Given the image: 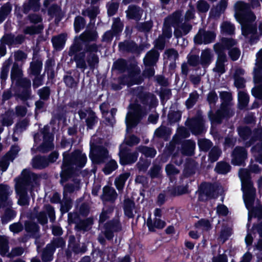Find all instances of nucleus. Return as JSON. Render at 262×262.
<instances>
[{"label":"nucleus","mask_w":262,"mask_h":262,"mask_svg":"<svg viewBox=\"0 0 262 262\" xmlns=\"http://www.w3.org/2000/svg\"><path fill=\"white\" fill-rule=\"evenodd\" d=\"M98 34L95 29L86 30L78 37H76L75 41L71 47L69 55L73 56V59L76 64V67L84 71L87 68L86 62L89 67L93 69L99 62L98 56L96 53L99 50V47L95 43L87 45L84 51L79 52L82 48L80 41L89 42L95 41L98 38Z\"/></svg>","instance_id":"nucleus-1"},{"label":"nucleus","mask_w":262,"mask_h":262,"mask_svg":"<svg viewBox=\"0 0 262 262\" xmlns=\"http://www.w3.org/2000/svg\"><path fill=\"white\" fill-rule=\"evenodd\" d=\"M262 2V0H260ZM249 4L242 1L236 2L234 5L235 15L241 24L242 34L244 36L253 35L256 32V28L248 24L249 21H254L256 16L250 10V7L255 9L260 5L259 0H249Z\"/></svg>","instance_id":"nucleus-2"},{"label":"nucleus","mask_w":262,"mask_h":262,"mask_svg":"<svg viewBox=\"0 0 262 262\" xmlns=\"http://www.w3.org/2000/svg\"><path fill=\"white\" fill-rule=\"evenodd\" d=\"M135 94H137L138 99L137 103L130 105L129 110L126 115L125 122L127 130L138 123L147 107L150 108L157 102L156 97L151 94L140 91L138 94L135 92Z\"/></svg>","instance_id":"nucleus-3"},{"label":"nucleus","mask_w":262,"mask_h":262,"mask_svg":"<svg viewBox=\"0 0 262 262\" xmlns=\"http://www.w3.org/2000/svg\"><path fill=\"white\" fill-rule=\"evenodd\" d=\"M63 164L60 174L61 182L65 181L74 171L84 167L87 162L86 155L80 150H76L71 154H63Z\"/></svg>","instance_id":"nucleus-4"},{"label":"nucleus","mask_w":262,"mask_h":262,"mask_svg":"<svg viewBox=\"0 0 262 262\" xmlns=\"http://www.w3.org/2000/svg\"><path fill=\"white\" fill-rule=\"evenodd\" d=\"M38 177L30 170L25 169L20 176L15 179V190L19 196L18 204L21 206L29 204L27 190L31 189L37 183Z\"/></svg>","instance_id":"nucleus-5"},{"label":"nucleus","mask_w":262,"mask_h":262,"mask_svg":"<svg viewBox=\"0 0 262 262\" xmlns=\"http://www.w3.org/2000/svg\"><path fill=\"white\" fill-rule=\"evenodd\" d=\"M239 177L242 182L244 201L248 207V206L251 205L254 201L255 189L253 187L249 171L247 169H241L239 171Z\"/></svg>","instance_id":"nucleus-6"},{"label":"nucleus","mask_w":262,"mask_h":262,"mask_svg":"<svg viewBox=\"0 0 262 262\" xmlns=\"http://www.w3.org/2000/svg\"><path fill=\"white\" fill-rule=\"evenodd\" d=\"M213 49L217 55L215 67L213 71L220 74L225 72L224 63L227 61V56L224 52L223 47L219 43H215L213 46Z\"/></svg>","instance_id":"nucleus-7"},{"label":"nucleus","mask_w":262,"mask_h":262,"mask_svg":"<svg viewBox=\"0 0 262 262\" xmlns=\"http://www.w3.org/2000/svg\"><path fill=\"white\" fill-rule=\"evenodd\" d=\"M234 114V112L230 105L221 106L220 110L217 111L215 114H213L211 111L208 113V116L210 121L213 123H220L223 118L230 117Z\"/></svg>","instance_id":"nucleus-8"},{"label":"nucleus","mask_w":262,"mask_h":262,"mask_svg":"<svg viewBox=\"0 0 262 262\" xmlns=\"http://www.w3.org/2000/svg\"><path fill=\"white\" fill-rule=\"evenodd\" d=\"M90 158L95 163H101L108 157V151L103 147L97 146L91 149Z\"/></svg>","instance_id":"nucleus-9"},{"label":"nucleus","mask_w":262,"mask_h":262,"mask_svg":"<svg viewBox=\"0 0 262 262\" xmlns=\"http://www.w3.org/2000/svg\"><path fill=\"white\" fill-rule=\"evenodd\" d=\"M12 190L8 185H0V208L1 207H11L13 203L9 196Z\"/></svg>","instance_id":"nucleus-10"},{"label":"nucleus","mask_w":262,"mask_h":262,"mask_svg":"<svg viewBox=\"0 0 262 262\" xmlns=\"http://www.w3.org/2000/svg\"><path fill=\"white\" fill-rule=\"evenodd\" d=\"M216 34L212 31L200 30L194 38L195 43L201 45L208 44L214 40Z\"/></svg>","instance_id":"nucleus-11"},{"label":"nucleus","mask_w":262,"mask_h":262,"mask_svg":"<svg viewBox=\"0 0 262 262\" xmlns=\"http://www.w3.org/2000/svg\"><path fill=\"white\" fill-rule=\"evenodd\" d=\"M247 152L243 147H237L233 151L231 162L234 165H242L247 158Z\"/></svg>","instance_id":"nucleus-12"},{"label":"nucleus","mask_w":262,"mask_h":262,"mask_svg":"<svg viewBox=\"0 0 262 262\" xmlns=\"http://www.w3.org/2000/svg\"><path fill=\"white\" fill-rule=\"evenodd\" d=\"M256 62V68L254 69V81L255 83L262 82V75L259 71L262 70V49L257 53Z\"/></svg>","instance_id":"nucleus-13"},{"label":"nucleus","mask_w":262,"mask_h":262,"mask_svg":"<svg viewBox=\"0 0 262 262\" xmlns=\"http://www.w3.org/2000/svg\"><path fill=\"white\" fill-rule=\"evenodd\" d=\"M228 5V0H221L216 6L213 8L210 12L211 17L217 18L223 13Z\"/></svg>","instance_id":"nucleus-14"},{"label":"nucleus","mask_w":262,"mask_h":262,"mask_svg":"<svg viewBox=\"0 0 262 262\" xmlns=\"http://www.w3.org/2000/svg\"><path fill=\"white\" fill-rule=\"evenodd\" d=\"M121 229V226L117 220L109 222L105 227V235L108 239H111L113 237V232L118 231Z\"/></svg>","instance_id":"nucleus-15"},{"label":"nucleus","mask_w":262,"mask_h":262,"mask_svg":"<svg viewBox=\"0 0 262 262\" xmlns=\"http://www.w3.org/2000/svg\"><path fill=\"white\" fill-rule=\"evenodd\" d=\"M204 121L201 117H198L190 121V129L194 134H199L203 130Z\"/></svg>","instance_id":"nucleus-16"},{"label":"nucleus","mask_w":262,"mask_h":262,"mask_svg":"<svg viewBox=\"0 0 262 262\" xmlns=\"http://www.w3.org/2000/svg\"><path fill=\"white\" fill-rule=\"evenodd\" d=\"M117 193L115 190L109 186H105L103 188V194L101 199L103 201L114 202L117 198Z\"/></svg>","instance_id":"nucleus-17"},{"label":"nucleus","mask_w":262,"mask_h":262,"mask_svg":"<svg viewBox=\"0 0 262 262\" xmlns=\"http://www.w3.org/2000/svg\"><path fill=\"white\" fill-rule=\"evenodd\" d=\"M159 54L155 50H151L144 58V63L146 66H152L156 64L158 61Z\"/></svg>","instance_id":"nucleus-18"},{"label":"nucleus","mask_w":262,"mask_h":262,"mask_svg":"<svg viewBox=\"0 0 262 262\" xmlns=\"http://www.w3.org/2000/svg\"><path fill=\"white\" fill-rule=\"evenodd\" d=\"M213 55L210 49L203 50L200 57V63L203 67H208L212 62Z\"/></svg>","instance_id":"nucleus-19"},{"label":"nucleus","mask_w":262,"mask_h":262,"mask_svg":"<svg viewBox=\"0 0 262 262\" xmlns=\"http://www.w3.org/2000/svg\"><path fill=\"white\" fill-rule=\"evenodd\" d=\"M126 13L128 18L139 20L141 16L142 10L139 7L129 6Z\"/></svg>","instance_id":"nucleus-20"},{"label":"nucleus","mask_w":262,"mask_h":262,"mask_svg":"<svg viewBox=\"0 0 262 262\" xmlns=\"http://www.w3.org/2000/svg\"><path fill=\"white\" fill-rule=\"evenodd\" d=\"M137 152L127 153L120 156V163L122 165L130 164L135 163L138 158Z\"/></svg>","instance_id":"nucleus-21"},{"label":"nucleus","mask_w":262,"mask_h":262,"mask_svg":"<svg viewBox=\"0 0 262 262\" xmlns=\"http://www.w3.org/2000/svg\"><path fill=\"white\" fill-rule=\"evenodd\" d=\"M49 165L47 158L43 157H36L32 160V166L37 169H42Z\"/></svg>","instance_id":"nucleus-22"},{"label":"nucleus","mask_w":262,"mask_h":262,"mask_svg":"<svg viewBox=\"0 0 262 262\" xmlns=\"http://www.w3.org/2000/svg\"><path fill=\"white\" fill-rule=\"evenodd\" d=\"M181 16V12L177 11L166 17L164 21L171 26L177 27L180 21Z\"/></svg>","instance_id":"nucleus-23"},{"label":"nucleus","mask_w":262,"mask_h":262,"mask_svg":"<svg viewBox=\"0 0 262 262\" xmlns=\"http://www.w3.org/2000/svg\"><path fill=\"white\" fill-rule=\"evenodd\" d=\"M191 26L188 23H184L176 28L174 35L176 37H179L187 34L191 29Z\"/></svg>","instance_id":"nucleus-24"},{"label":"nucleus","mask_w":262,"mask_h":262,"mask_svg":"<svg viewBox=\"0 0 262 262\" xmlns=\"http://www.w3.org/2000/svg\"><path fill=\"white\" fill-rule=\"evenodd\" d=\"M43 134V142L41 146V150L43 151H46L53 148V145L52 144L53 138L52 136L45 132H42Z\"/></svg>","instance_id":"nucleus-25"},{"label":"nucleus","mask_w":262,"mask_h":262,"mask_svg":"<svg viewBox=\"0 0 262 262\" xmlns=\"http://www.w3.org/2000/svg\"><path fill=\"white\" fill-rule=\"evenodd\" d=\"M195 142L191 140L184 141L182 145V152L184 155H191L195 148Z\"/></svg>","instance_id":"nucleus-26"},{"label":"nucleus","mask_w":262,"mask_h":262,"mask_svg":"<svg viewBox=\"0 0 262 262\" xmlns=\"http://www.w3.org/2000/svg\"><path fill=\"white\" fill-rule=\"evenodd\" d=\"M147 225L149 230L151 231H155V228L162 229L165 226V223L158 219H156L154 223L150 218L148 219L147 221Z\"/></svg>","instance_id":"nucleus-27"},{"label":"nucleus","mask_w":262,"mask_h":262,"mask_svg":"<svg viewBox=\"0 0 262 262\" xmlns=\"http://www.w3.org/2000/svg\"><path fill=\"white\" fill-rule=\"evenodd\" d=\"M66 40V36L63 34L54 36L52 39L53 46L57 50H61L63 48Z\"/></svg>","instance_id":"nucleus-28"},{"label":"nucleus","mask_w":262,"mask_h":262,"mask_svg":"<svg viewBox=\"0 0 262 262\" xmlns=\"http://www.w3.org/2000/svg\"><path fill=\"white\" fill-rule=\"evenodd\" d=\"M14 114L12 112L8 111L1 116V123L3 126L11 125L13 122Z\"/></svg>","instance_id":"nucleus-29"},{"label":"nucleus","mask_w":262,"mask_h":262,"mask_svg":"<svg viewBox=\"0 0 262 262\" xmlns=\"http://www.w3.org/2000/svg\"><path fill=\"white\" fill-rule=\"evenodd\" d=\"M134 203L129 199H125L124 203V210L126 215L128 217L134 216L133 210L134 209Z\"/></svg>","instance_id":"nucleus-30"},{"label":"nucleus","mask_w":262,"mask_h":262,"mask_svg":"<svg viewBox=\"0 0 262 262\" xmlns=\"http://www.w3.org/2000/svg\"><path fill=\"white\" fill-rule=\"evenodd\" d=\"M130 176V173L125 172L121 174L115 180V183L118 190H120L123 189L125 182Z\"/></svg>","instance_id":"nucleus-31"},{"label":"nucleus","mask_w":262,"mask_h":262,"mask_svg":"<svg viewBox=\"0 0 262 262\" xmlns=\"http://www.w3.org/2000/svg\"><path fill=\"white\" fill-rule=\"evenodd\" d=\"M217 43L220 44L223 48L224 52L225 49H229L231 47L235 46L237 43L236 40L231 38L223 37L220 42Z\"/></svg>","instance_id":"nucleus-32"},{"label":"nucleus","mask_w":262,"mask_h":262,"mask_svg":"<svg viewBox=\"0 0 262 262\" xmlns=\"http://www.w3.org/2000/svg\"><path fill=\"white\" fill-rule=\"evenodd\" d=\"M213 190L212 186L209 184H202L200 187V197H203V195H206L207 198H211L213 197L212 191Z\"/></svg>","instance_id":"nucleus-33"},{"label":"nucleus","mask_w":262,"mask_h":262,"mask_svg":"<svg viewBox=\"0 0 262 262\" xmlns=\"http://www.w3.org/2000/svg\"><path fill=\"white\" fill-rule=\"evenodd\" d=\"M93 223L92 219H87L85 220L80 221L76 225V228L78 230L88 231L91 228Z\"/></svg>","instance_id":"nucleus-34"},{"label":"nucleus","mask_w":262,"mask_h":262,"mask_svg":"<svg viewBox=\"0 0 262 262\" xmlns=\"http://www.w3.org/2000/svg\"><path fill=\"white\" fill-rule=\"evenodd\" d=\"M99 13L98 8L96 6H91L84 10L82 12V14L84 16H87L90 18L91 20L94 19Z\"/></svg>","instance_id":"nucleus-35"},{"label":"nucleus","mask_w":262,"mask_h":262,"mask_svg":"<svg viewBox=\"0 0 262 262\" xmlns=\"http://www.w3.org/2000/svg\"><path fill=\"white\" fill-rule=\"evenodd\" d=\"M80 188L79 181H77L74 184H68L64 187L63 195L67 197L68 193H72L79 190Z\"/></svg>","instance_id":"nucleus-36"},{"label":"nucleus","mask_w":262,"mask_h":262,"mask_svg":"<svg viewBox=\"0 0 262 262\" xmlns=\"http://www.w3.org/2000/svg\"><path fill=\"white\" fill-rule=\"evenodd\" d=\"M16 215V212L11 208L7 209L2 217V222L3 224H7Z\"/></svg>","instance_id":"nucleus-37"},{"label":"nucleus","mask_w":262,"mask_h":262,"mask_svg":"<svg viewBox=\"0 0 262 262\" xmlns=\"http://www.w3.org/2000/svg\"><path fill=\"white\" fill-rule=\"evenodd\" d=\"M238 98L239 108L241 109L245 108L249 101L248 95L245 92L240 91L238 92Z\"/></svg>","instance_id":"nucleus-38"},{"label":"nucleus","mask_w":262,"mask_h":262,"mask_svg":"<svg viewBox=\"0 0 262 262\" xmlns=\"http://www.w3.org/2000/svg\"><path fill=\"white\" fill-rule=\"evenodd\" d=\"M23 75V71L16 63H14L11 71V78L12 80H18Z\"/></svg>","instance_id":"nucleus-39"},{"label":"nucleus","mask_w":262,"mask_h":262,"mask_svg":"<svg viewBox=\"0 0 262 262\" xmlns=\"http://www.w3.org/2000/svg\"><path fill=\"white\" fill-rule=\"evenodd\" d=\"M54 251V248L51 245H48L45 249L43 251L42 259L44 261H49L52 259V256Z\"/></svg>","instance_id":"nucleus-40"},{"label":"nucleus","mask_w":262,"mask_h":262,"mask_svg":"<svg viewBox=\"0 0 262 262\" xmlns=\"http://www.w3.org/2000/svg\"><path fill=\"white\" fill-rule=\"evenodd\" d=\"M12 62L11 58H9L4 63L2 68L1 73V78L2 80L5 81L7 78L10 66Z\"/></svg>","instance_id":"nucleus-41"},{"label":"nucleus","mask_w":262,"mask_h":262,"mask_svg":"<svg viewBox=\"0 0 262 262\" xmlns=\"http://www.w3.org/2000/svg\"><path fill=\"white\" fill-rule=\"evenodd\" d=\"M118 165L116 162L114 160H111L105 165L103 168V171L105 174H109L116 169Z\"/></svg>","instance_id":"nucleus-42"},{"label":"nucleus","mask_w":262,"mask_h":262,"mask_svg":"<svg viewBox=\"0 0 262 262\" xmlns=\"http://www.w3.org/2000/svg\"><path fill=\"white\" fill-rule=\"evenodd\" d=\"M138 150L145 155V156L150 158L154 157L157 153L156 150L154 148L146 146H140L138 148Z\"/></svg>","instance_id":"nucleus-43"},{"label":"nucleus","mask_w":262,"mask_h":262,"mask_svg":"<svg viewBox=\"0 0 262 262\" xmlns=\"http://www.w3.org/2000/svg\"><path fill=\"white\" fill-rule=\"evenodd\" d=\"M221 32L229 35L233 34L234 32V27L230 23L225 21L221 26Z\"/></svg>","instance_id":"nucleus-44"},{"label":"nucleus","mask_w":262,"mask_h":262,"mask_svg":"<svg viewBox=\"0 0 262 262\" xmlns=\"http://www.w3.org/2000/svg\"><path fill=\"white\" fill-rule=\"evenodd\" d=\"M199 98V94L196 92L190 93L189 97L186 101V105L188 108L192 107L196 102Z\"/></svg>","instance_id":"nucleus-45"},{"label":"nucleus","mask_w":262,"mask_h":262,"mask_svg":"<svg viewBox=\"0 0 262 262\" xmlns=\"http://www.w3.org/2000/svg\"><path fill=\"white\" fill-rule=\"evenodd\" d=\"M230 166L224 162H220L217 164L215 170L216 171L221 174H225L229 171Z\"/></svg>","instance_id":"nucleus-46"},{"label":"nucleus","mask_w":262,"mask_h":262,"mask_svg":"<svg viewBox=\"0 0 262 262\" xmlns=\"http://www.w3.org/2000/svg\"><path fill=\"white\" fill-rule=\"evenodd\" d=\"M8 241L5 236H0V253L5 255L8 251Z\"/></svg>","instance_id":"nucleus-47"},{"label":"nucleus","mask_w":262,"mask_h":262,"mask_svg":"<svg viewBox=\"0 0 262 262\" xmlns=\"http://www.w3.org/2000/svg\"><path fill=\"white\" fill-rule=\"evenodd\" d=\"M42 63L39 61L32 62L30 64L31 73L34 75L38 76L40 72Z\"/></svg>","instance_id":"nucleus-48"},{"label":"nucleus","mask_w":262,"mask_h":262,"mask_svg":"<svg viewBox=\"0 0 262 262\" xmlns=\"http://www.w3.org/2000/svg\"><path fill=\"white\" fill-rule=\"evenodd\" d=\"M195 227L203 231H208L211 228L210 224L208 221L201 220L195 224Z\"/></svg>","instance_id":"nucleus-49"},{"label":"nucleus","mask_w":262,"mask_h":262,"mask_svg":"<svg viewBox=\"0 0 262 262\" xmlns=\"http://www.w3.org/2000/svg\"><path fill=\"white\" fill-rule=\"evenodd\" d=\"M85 21L81 16H77L75 19L74 27L76 32H79L85 26Z\"/></svg>","instance_id":"nucleus-50"},{"label":"nucleus","mask_w":262,"mask_h":262,"mask_svg":"<svg viewBox=\"0 0 262 262\" xmlns=\"http://www.w3.org/2000/svg\"><path fill=\"white\" fill-rule=\"evenodd\" d=\"M88 116L86 120V124L89 128H92L97 122V119L95 113L92 111L88 112Z\"/></svg>","instance_id":"nucleus-51"},{"label":"nucleus","mask_w":262,"mask_h":262,"mask_svg":"<svg viewBox=\"0 0 262 262\" xmlns=\"http://www.w3.org/2000/svg\"><path fill=\"white\" fill-rule=\"evenodd\" d=\"M10 161H11V159L9 157L8 155H6L0 159V168L2 172L7 169Z\"/></svg>","instance_id":"nucleus-52"},{"label":"nucleus","mask_w":262,"mask_h":262,"mask_svg":"<svg viewBox=\"0 0 262 262\" xmlns=\"http://www.w3.org/2000/svg\"><path fill=\"white\" fill-rule=\"evenodd\" d=\"M39 0H30L28 6H25L24 7L25 12H28L30 9H32L34 11L38 10L39 7Z\"/></svg>","instance_id":"nucleus-53"},{"label":"nucleus","mask_w":262,"mask_h":262,"mask_svg":"<svg viewBox=\"0 0 262 262\" xmlns=\"http://www.w3.org/2000/svg\"><path fill=\"white\" fill-rule=\"evenodd\" d=\"M220 97L223 101L222 106L229 105V102L232 100L231 94L227 92H221L220 93Z\"/></svg>","instance_id":"nucleus-54"},{"label":"nucleus","mask_w":262,"mask_h":262,"mask_svg":"<svg viewBox=\"0 0 262 262\" xmlns=\"http://www.w3.org/2000/svg\"><path fill=\"white\" fill-rule=\"evenodd\" d=\"M42 29V27L40 25L33 26L26 28L24 31V32L25 34L33 35L34 34L39 33Z\"/></svg>","instance_id":"nucleus-55"},{"label":"nucleus","mask_w":262,"mask_h":262,"mask_svg":"<svg viewBox=\"0 0 262 262\" xmlns=\"http://www.w3.org/2000/svg\"><path fill=\"white\" fill-rule=\"evenodd\" d=\"M200 148L204 151L208 150L211 146V142L207 139H200L198 141Z\"/></svg>","instance_id":"nucleus-56"},{"label":"nucleus","mask_w":262,"mask_h":262,"mask_svg":"<svg viewBox=\"0 0 262 262\" xmlns=\"http://www.w3.org/2000/svg\"><path fill=\"white\" fill-rule=\"evenodd\" d=\"M40 99L47 100L49 99L50 94V90L49 87L45 86L38 91Z\"/></svg>","instance_id":"nucleus-57"},{"label":"nucleus","mask_w":262,"mask_h":262,"mask_svg":"<svg viewBox=\"0 0 262 262\" xmlns=\"http://www.w3.org/2000/svg\"><path fill=\"white\" fill-rule=\"evenodd\" d=\"M123 25L119 19L116 18L114 20L112 26V30L113 33L115 35L122 30Z\"/></svg>","instance_id":"nucleus-58"},{"label":"nucleus","mask_w":262,"mask_h":262,"mask_svg":"<svg viewBox=\"0 0 262 262\" xmlns=\"http://www.w3.org/2000/svg\"><path fill=\"white\" fill-rule=\"evenodd\" d=\"M221 150L216 147H213L209 153V159L211 162H215L221 155Z\"/></svg>","instance_id":"nucleus-59"},{"label":"nucleus","mask_w":262,"mask_h":262,"mask_svg":"<svg viewBox=\"0 0 262 262\" xmlns=\"http://www.w3.org/2000/svg\"><path fill=\"white\" fill-rule=\"evenodd\" d=\"M11 6L7 4L3 6L0 11V23H2L5 19V16L7 15L11 11Z\"/></svg>","instance_id":"nucleus-60"},{"label":"nucleus","mask_w":262,"mask_h":262,"mask_svg":"<svg viewBox=\"0 0 262 262\" xmlns=\"http://www.w3.org/2000/svg\"><path fill=\"white\" fill-rule=\"evenodd\" d=\"M170 25L166 23L164 21L163 28V33L161 36H163L165 38H169L171 37L172 35V30L170 28Z\"/></svg>","instance_id":"nucleus-61"},{"label":"nucleus","mask_w":262,"mask_h":262,"mask_svg":"<svg viewBox=\"0 0 262 262\" xmlns=\"http://www.w3.org/2000/svg\"><path fill=\"white\" fill-rule=\"evenodd\" d=\"M231 233V230L229 228H225L222 229L220 237L219 238V240L222 243H224L229 237Z\"/></svg>","instance_id":"nucleus-62"},{"label":"nucleus","mask_w":262,"mask_h":262,"mask_svg":"<svg viewBox=\"0 0 262 262\" xmlns=\"http://www.w3.org/2000/svg\"><path fill=\"white\" fill-rule=\"evenodd\" d=\"M239 136L244 139H246L251 134V130L248 127H241L238 129Z\"/></svg>","instance_id":"nucleus-63"},{"label":"nucleus","mask_w":262,"mask_h":262,"mask_svg":"<svg viewBox=\"0 0 262 262\" xmlns=\"http://www.w3.org/2000/svg\"><path fill=\"white\" fill-rule=\"evenodd\" d=\"M252 94L255 97L262 99V84L253 88L252 90Z\"/></svg>","instance_id":"nucleus-64"}]
</instances>
